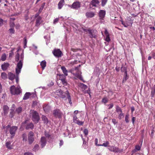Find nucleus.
<instances>
[{
    "mask_svg": "<svg viewBox=\"0 0 155 155\" xmlns=\"http://www.w3.org/2000/svg\"><path fill=\"white\" fill-rule=\"evenodd\" d=\"M10 91L11 94L13 95H18L21 92V91L20 88H16L14 85H13L10 87Z\"/></svg>",
    "mask_w": 155,
    "mask_h": 155,
    "instance_id": "nucleus-1",
    "label": "nucleus"
},
{
    "mask_svg": "<svg viewBox=\"0 0 155 155\" xmlns=\"http://www.w3.org/2000/svg\"><path fill=\"white\" fill-rule=\"evenodd\" d=\"M82 29L85 32L88 34V35L90 38H96V35L94 33V30L91 29L90 28L85 29L82 28Z\"/></svg>",
    "mask_w": 155,
    "mask_h": 155,
    "instance_id": "nucleus-2",
    "label": "nucleus"
},
{
    "mask_svg": "<svg viewBox=\"0 0 155 155\" xmlns=\"http://www.w3.org/2000/svg\"><path fill=\"white\" fill-rule=\"evenodd\" d=\"M31 114L32 120L35 123H38L40 120V117L38 113L36 111H33L31 112Z\"/></svg>",
    "mask_w": 155,
    "mask_h": 155,
    "instance_id": "nucleus-3",
    "label": "nucleus"
},
{
    "mask_svg": "<svg viewBox=\"0 0 155 155\" xmlns=\"http://www.w3.org/2000/svg\"><path fill=\"white\" fill-rule=\"evenodd\" d=\"M53 114L56 118H61L62 117V113L59 109H56L53 110Z\"/></svg>",
    "mask_w": 155,
    "mask_h": 155,
    "instance_id": "nucleus-4",
    "label": "nucleus"
},
{
    "mask_svg": "<svg viewBox=\"0 0 155 155\" xmlns=\"http://www.w3.org/2000/svg\"><path fill=\"white\" fill-rule=\"evenodd\" d=\"M108 150L111 151L115 153H122L123 152V149H120L118 147H115L114 146H109Z\"/></svg>",
    "mask_w": 155,
    "mask_h": 155,
    "instance_id": "nucleus-5",
    "label": "nucleus"
},
{
    "mask_svg": "<svg viewBox=\"0 0 155 155\" xmlns=\"http://www.w3.org/2000/svg\"><path fill=\"white\" fill-rule=\"evenodd\" d=\"M22 65L23 61L22 60H20L17 63V68H16V73L17 75H18L20 72Z\"/></svg>",
    "mask_w": 155,
    "mask_h": 155,
    "instance_id": "nucleus-6",
    "label": "nucleus"
},
{
    "mask_svg": "<svg viewBox=\"0 0 155 155\" xmlns=\"http://www.w3.org/2000/svg\"><path fill=\"white\" fill-rule=\"evenodd\" d=\"M52 53L55 57L58 58L61 57L62 55L61 51L59 49H54Z\"/></svg>",
    "mask_w": 155,
    "mask_h": 155,
    "instance_id": "nucleus-7",
    "label": "nucleus"
},
{
    "mask_svg": "<svg viewBox=\"0 0 155 155\" xmlns=\"http://www.w3.org/2000/svg\"><path fill=\"white\" fill-rule=\"evenodd\" d=\"M34 134L32 131L30 132L28 134V140L29 143L30 144L32 143L34 141Z\"/></svg>",
    "mask_w": 155,
    "mask_h": 155,
    "instance_id": "nucleus-8",
    "label": "nucleus"
},
{
    "mask_svg": "<svg viewBox=\"0 0 155 155\" xmlns=\"http://www.w3.org/2000/svg\"><path fill=\"white\" fill-rule=\"evenodd\" d=\"M17 127L16 126H12L10 127L9 129V132L11 135V138H12L14 136L15 132L17 129Z\"/></svg>",
    "mask_w": 155,
    "mask_h": 155,
    "instance_id": "nucleus-9",
    "label": "nucleus"
},
{
    "mask_svg": "<svg viewBox=\"0 0 155 155\" xmlns=\"http://www.w3.org/2000/svg\"><path fill=\"white\" fill-rule=\"evenodd\" d=\"M57 94L62 98H64L66 97V92H64L61 89L58 90L56 92Z\"/></svg>",
    "mask_w": 155,
    "mask_h": 155,
    "instance_id": "nucleus-10",
    "label": "nucleus"
},
{
    "mask_svg": "<svg viewBox=\"0 0 155 155\" xmlns=\"http://www.w3.org/2000/svg\"><path fill=\"white\" fill-rule=\"evenodd\" d=\"M99 3L98 0H92L89 4L90 8H92L93 7H96Z\"/></svg>",
    "mask_w": 155,
    "mask_h": 155,
    "instance_id": "nucleus-11",
    "label": "nucleus"
},
{
    "mask_svg": "<svg viewBox=\"0 0 155 155\" xmlns=\"http://www.w3.org/2000/svg\"><path fill=\"white\" fill-rule=\"evenodd\" d=\"M73 121L74 123L78 124L79 125H83L84 123V121H80L76 115L73 117Z\"/></svg>",
    "mask_w": 155,
    "mask_h": 155,
    "instance_id": "nucleus-12",
    "label": "nucleus"
},
{
    "mask_svg": "<svg viewBox=\"0 0 155 155\" xmlns=\"http://www.w3.org/2000/svg\"><path fill=\"white\" fill-rule=\"evenodd\" d=\"M81 7V3L79 2H74L71 6V8L73 9H78Z\"/></svg>",
    "mask_w": 155,
    "mask_h": 155,
    "instance_id": "nucleus-13",
    "label": "nucleus"
},
{
    "mask_svg": "<svg viewBox=\"0 0 155 155\" xmlns=\"http://www.w3.org/2000/svg\"><path fill=\"white\" fill-rule=\"evenodd\" d=\"M40 142L41 143V147L42 148H43L45 146L46 143L45 137H41V138Z\"/></svg>",
    "mask_w": 155,
    "mask_h": 155,
    "instance_id": "nucleus-14",
    "label": "nucleus"
},
{
    "mask_svg": "<svg viewBox=\"0 0 155 155\" xmlns=\"http://www.w3.org/2000/svg\"><path fill=\"white\" fill-rule=\"evenodd\" d=\"M106 12L103 10H100L99 13L100 19L101 20H103L105 16Z\"/></svg>",
    "mask_w": 155,
    "mask_h": 155,
    "instance_id": "nucleus-15",
    "label": "nucleus"
},
{
    "mask_svg": "<svg viewBox=\"0 0 155 155\" xmlns=\"http://www.w3.org/2000/svg\"><path fill=\"white\" fill-rule=\"evenodd\" d=\"M9 64L8 63H4L1 65V67L2 70L3 71H5L9 67Z\"/></svg>",
    "mask_w": 155,
    "mask_h": 155,
    "instance_id": "nucleus-16",
    "label": "nucleus"
},
{
    "mask_svg": "<svg viewBox=\"0 0 155 155\" xmlns=\"http://www.w3.org/2000/svg\"><path fill=\"white\" fill-rule=\"evenodd\" d=\"M104 33L106 36L105 40L108 42H109L110 41V39L109 37V34L107 31L106 29L104 31Z\"/></svg>",
    "mask_w": 155,
    "mask_h": 155,
    "instance_id": "nucleus-17",
    "label": "nucleus"
},
{
    "mask_svg": "<svg viewBox=\"0 0 155 155\" xmlns=\"http://www.w3.org/2000/svg\"><path fill=\"white\" fill-rule=\"evenodd\" d=\"M121 72H124V74L125 75V81H126L127 80V68L125 67L122 66L121 68Z\"/></svg>",
    "mask_w": 155,
    "mask_h": 155,
    "instance_id": "nucleus-18",
    "label": "nucleus"
},
{
    "mask_svg": "<svg viewBox=\"0 0 155 155\" xmlns=\"http://www.w3.org/2000/svg\"><path fill=\"white\" fill-rule=\"evenodd\" d=\"M66 95L67 96V99L69 101V103L70 104V105L71 106L72 105V102L71 100V97L70 96L69 93L68 91H66Z\"/></svg>",
    "mask_w": 155,
    "mask_h": 155,
    "instance_id": "nucleus-19",
    "label": "nucleus"
},
{
    "mask_svg": "<svg viewBox=\"0 0 155 155\" xmlns=\"http://www.w3.org/2000/svg\"><path fill=\"white\" fill-rule=\"evenodd\" d=\"M42 22V18L40 16L38 17L36 19V26H38Z\"/></svg>",
    "mask_w": 155,
    "mask_h": 155,
    "instance_id": "nucleus-20",
    "label": "nucleus"
},
{
    "mask_svg": "<svg viewBox=\"0 0 155 155\" xmlns=\"http://www.w3.org/2000/svg\"><path fill=\"white\" fill-rule=\"evenodd\" d=\"M95 14L93 12H88L86 13V15L88 18H92L94 17Z\"/></svg>",
    "mask_w": 155,
    "mask_h": 155,
    "instance_id": "nucleus-21",
    "label": "nucleus"
},
{
    "mask_svg": "<svg viewBox=\"0 0 155 155\" xmlns=\"http://www.w3.org/2000/svg\"><path fill=\"white\" fill-rule=\"evenodd\" d=\"M64 0H60L58 4V9H61L64 5Z\"/></svg>",
    "mask_w": 155,
    "mask_h": 155,
    "instance_id": "nucleus-22",
    "label": "nucleus"
},
{
    "mask_svg": "<svg viewBox=\"0 0 155 155\" xmlns=\"http://www.w3.org/2000/svg\"><path fill=\"white\" fill-rule=\"evenodd\" d=\"M9 108L7 105H4L3 107L4 114L6 115L8 113Z\"/></svg>",
    "mask_w": 155,
    "mask_h": 155,
    "instance_id": "nucleus-23",
    "label": "nucleus"
},
{
    "mask_svg": "<svg viewBox=\"0 0 155 155\" xmlns=\"http://www.w3.org/2000/svg\"><path fill=\"white\" fill-rule=\"evenodd\" d=\"M34 127V125L32 123L27 124L26 125V129L28 130L29 129H32Z\"/></svg>",
    "mask_w": 155,
    "mask_h": 155,
    "instance_id": "nucleus-24",
    "label": "nucleus"
},
{
    "mask_svg": "<svg viewBox=\"0 0 155 155\" xmlns=\"http://www.w3.org/2000/svg\"><path fill=\"white\" fill-rule=\"evenodd\" d=\"M8 76L9 79L11 80H13L15 78V75L11 72L8 73Z\"/></svg>",
    "mask_w": 155,
    "mask_h": 155,
    "instance_id": "nucleus-25",
    "label": "nucleus"
},
{
    "mask_svg": "<svg viewBox=\"0 0 155 155\" xmlns=\"http://www.w3.org/2000/svg\"><path fill=\"white\" fill-rule=\"evenodd\" d=\"M78 86L79 87L83 89V90H85L88 87L86 85L82 83H79L78 84Z\"/></svg>",
    "mask_w": 155,
    "mask_h": 155,
    "instance_id": "nucleus-26",
    "label": "nucleus"
},
{
    "mask_svg": "<svg viewBox=\"0 0 155 155\" xmlns=\"http://www.w3.org/2000/svg\"><path fill=\"white\" fill-rule=\"evenodd\" d=\"M141 146H139V145H137L135 147V149L133 150L132 151V152L133 153H135L137 151L140 150L141 149Z\"/></svg>",
    "mask_w": 155,
    "mask_h": 155,
    "instance_id": "nucleus-27",
    "label": "nucleus"
},
{
    "mask_svg": "<svg viewBox=\"0 0 155 155\" xmlns=\"http://www.w3.org/2000/svg\"><path fill=\"white\" fill-rule=\"evenodd\" d=\"M61 69L62 70L63 73L65 76H67L68 74V71L66 70V68L64 66H62L61 67Z\"/></svg>",
    "mask_w": 155,
    "mask_h": 155,
    "instance_id": "nucleus-28",
    "label": "nucleus"
},
{
    "mask_svg": "<svg viewBox=\"0 0 155 155\" xmlns=\"http://www.w3.org/2000/svg\"><path fill=\"white\" fill-rule=\"evenodd\" d=\"M41 118L42 120L44 121V124H48V121L46 116L44 115H42Z\"/></svg>",
    "mask_w": 155,
    "mask_h": 155,
    "instance_id": "nucleus-29",
    "label": "nucleus"
},
{
    "mask_svg": "<svg viewBox=\"0 0 155 155\" xmlns=\"http://www.w3.org/2000/svg\"><path fill=\"white\" fill-rule=\"evenodd\" d=\"M11 142L10 141L7 142L6 143L5 146L7 148L10 150L12 149V146L11 145Z\"/></svg>",
    "mask_w": 155,
    "mask_h": 155,
    "instance_id": "nucleus-30",
    "label": "nucleus"
},
{
    "mask_svg": "<svg viewBox=\"0 0 155 155\" xmlns=\"http://www.w3.org/2000/svg\"><path fill=\"white\" fill-rule=\"evenodd\" d=\"M30 95L31 94L30 93H26L23 97V99L24 100H26L28 99Z\"/></svg>",
    "mask_w": 155,
    "mask_h": 155,
    "instance_id": "nucleus-31",
    "label": "nucleus"
},
{
    "mask_svg": "<svg viewBox=\"0 0 155 155\" xmlns=\"http://www.w3.org/2000/svg\"><path fill=\"white\" fill-rule=\"evenodd\" d=\"M40 65L43 69H44L46 66V62L45 61H42L40 64Z\"/></svg>",
    "mask_w": 155,
    "mask_h": 155,
    "instance_id": "nucleus-32",
    "label": "nucleus"
},
{
    "mask_svg": "<svg viewBox=\"0 0 155 155\" xmlns=\"http://www.w3.org/2000/svg\"><path fill=\"white\" fill-rule=\"evenodd\" d=\"M1 77L2 79H5L7 78V74L5 72L2 73L1 75Z\"/></svg>",
    "mask_w": 155,
    "mask_h": 155,
    "instance_id": "nucleus-33",
    "label": "nucleus"
},
{
    "mask_svg": "<svg viewBox=\"0 0 155 155\" xmlns=\"http://www.w3.org/2000/svg\"><path fill=\"white\" fill-rule=\"evenodd\" d=\"M116 111L118 113V114H119L120 113H122V111L121 108L120 107L118 106H117L116 108Z\"/></svg>",
    "mask_w": 155,
    "mask_h": 155,
    "instance_id": "nucleus-34",
    "label": "nucleus"
},
{
    "mask_svg": "<svg viewBox=\"0 0 155 155\" xmlns=\"http://www.w3.org/2000/svg\"><path fill=\"white\" fill-rule=\"evenodd\" d=\"M129 114H127L125 117V120L126 122L127 123H128L129 122Z\"/></svg>",
    "mask_w": 155,
    "mask_h": 155,
    "instance_id": "nucleus-35",
    "label": "nucleus"
},
{
    "mask_svg": "<svg viewBox=\"0 0 155 155\" xmlns=\"http://www.w3.org/2000/svg\"><path fill=\"white\" fill-rule=\"evenodd\" d=\"M39 148V145L36 144L35 145L33 149V150L34 151L36 152L37 151Z\"/></svg>",
    "mask_w": 155,
    "mask_h": 155,
    "instance_id": "nucleus-36",
    "label": "nucleus"
},
{
    "mask_svg": "<svg viewBox=\"0 0 155 155\" xmlns=\"http://www.w3.org/2000/svg\"><path fill=\"white\" fill-rule=\"evenodd\" d=\"M14 114H15V111L14 110H13L12 109H11V111L10 113V114H9V117L11 118L13 117L14 116Z\"/></svg>",
    "mask_w": 155,
    "mask_h": 155,
    "instance_id": "nucleus-37",
    "label": "nucleus"
},
{
    "mask_svg": "<svg viewBox=\"0 0 155 155\" xmlns=\"http://www.w3.org/2000/svg\"><path fill=\"white\" fill-rule=\"evenodd\" d=\"M109 143L108 141H106L105 143H104L102 144H100L99 145L100 146H104V147H108V145L109 144Z\"/></svg>",
    "mask_w": 155,
    "mask_h": 155,
    "instance_id": "nucleus-38",
    "label": "nucleus"
},
{
    "mask_svg": "<svg viewBox=\"0 0 155 155\" xmlns=\"http://www.w3.org/2000/svg\"><path fill=\"white\" fill-rule=\"evenodd\" d=\"M66 76H65L64 74H61L59 75V79L61 81L62 80H65L66 79Z\"/></svg>",
    "mask_w": 155,
    "mask_h": 155,
    "instance_id": "nucleus-39",
    "label": "nucleus"
},
{
    "mask_svg": "<svg viewBox=\"0 0 155 155\" xmlns=\"http://www.w3.org/2000/svg\"><path fill=\"white\" fill-rule=\"evenodd\" d=\"M6 58V56L5 54H2L1 58V59L2 61H5Z\"/></svg>",
    "mask_w": 155,
    "mask_h": 155,
    "instance_id": "nucleus-40",
    "label": "nucleus"
},
{
    "mask_svg": "<svg viewBox=\"0 0 155 155\" xmlns=\"http://www.w3.org/2000/svg\"><path fill=\"white\" fill-rule=\"evenodd\" d=\"M108 102V100L106 97L103 98L102 100V102L105 104Z\"/></svg>",
    "mask_w": 155,
    "mask_h": 155,
    "instance_id": "nucleus-41",
    "label": "nucleus"
},
{
    "mask_svg": "<svg viewBox=\"0 0 155 155\" xmlns=\"http://www.w3.org/2000/svg\"><path fill=\"white\" fill-rule=\"evenodd\" d=\"M119 115L118 116V118L120 120L122 118H123L124 117V114L122 113H119Z\"/></svg>",
    "mask_w": 155,
    "mask_h": 155,
    "instance_id": "nucleus-42",
    "label": "nucleus"
},
{
    "mask_svg": "<svg viewBox=\"0 0 155 155\" xmlns=\"http://www.w3.org/2000/svg\"><path fill=\"white\" fill-rule=\"evenodd\" d=\"M108 0H102L101 1V5L104 6L107 2Z\"/></svg>",
    "mask_w": 155,
    "mask_h": 155,
    "instance_id": "nucleus-43",
    "label": "nucleus"
},
{
    "mask_svg": "<svg viewBox=\"0 0 155 155\" xmlns=\"http://www.w3.org/2000/svg\"><path fill=\"white\" fill-rule=\"evenodd\" d=\"M22 110V108L20 107L16 109V111L17 112V113L19 114L21 112Z\"/></svg>",
    "mask_w": 155,
    "mask_h": 155,
    "instance_id": "nucleus-44",
    "label": "nucleus"
},
{
    "mask_svg": "<svg viewBox=\"0 0 155 155\" xmlns=\"http://www.w3.org/2000/svg\"><path fill=\"white\" fill-rule=\"evenodd\" d=\"M22 137L23 140H27V137L26 134H23L22 135Z\"/></svg>",
    "mask_w": 155,
    "mask_h": 155,
    "instance_id": "nucleus-45",
    "label": "nucleus"
},
{
    "mask_svg": "<svg viewBox=\"0 0 155 155\" xmlns=\"http://www.w3.org/2000/svg\"><path fill=\"white\" fill-rule=\"evenodd\" d=\"M20 55L18 53H17L15 57V60L16 61H18L19 59Z\"/></svg>",
    "mask_w": 155,
    "mask_h": 155,
    "instance_id": "nucleus-46",
    "label": "nucleus"
},
{
    "mask_svg": "<svg viewBox=\"0 0 155 155\" xmlns=\"http://www.w3.org/2000/svg\"><path fill=\"white\" fill-rule=\"evenodd\" d=\"M45 135L47 138H49L51 135L49 134V133L47 131H45Z\"/></svg>",
    "mask_w": 155,
    "mask_h": 155,
    "instance_id": "nucleus-47",
    "label": "nucleus"
},
{
    "mask_svg": "<svg viewBox=\"0 0 155 155\" xmlns=\"http://www.w3.org/2000/svg\"><path fill=\"white\" fill-rule=\"evenodd\" d=\"M24 48H25L26 47V45L27 43V39L25 37L24 39Z\"/></svg>",
    "mask_w": 155,
    "mask_h": 155,
    "instance_id": "nucleus-48",
    "label": "nucleus"
},
{
    "mask_svg": "<svg viewBox=\"0 0 155 155\" xmlns=\"http://www.w3.org/2000/svg\"><path fill=\"white\" fill-rule=\"evenodd\" d=\"M9 32L11 34H14L15 32L14 28H11L9 30Z\"/></svg>",
    "mask_w": 155,
    "mask_h": 155,
    "instance_id": "nucleus-49",
    "label": "nucleus"
},
{
    "mask_svg": "<svg viewBox=\"0 0 155 155\" xmlns=\"http://www.w3.org/2000/svg\"><path fill=\"white\" fill-rule=\"evenodd\" d=\"M84 133L85 135L86 136L88 134V130L87 129H85L84 130Z\"/></svg>",
    "mask_w": 155,
    "mask_h": 155,
    "instance_id": "nucleus-50",
    "label": "nucleus"
},
{
    "mask_svg": "<svg viewBox=\"0 0 155 155\" xmlns=\"http://www.w3.org/2000/svg\"><path fill=\"white\" fill-rule=\"evenodd\" d=\"M61 81L64 85L65 86L67 85V82L66 81V79L65 80H62Z\"/></svg>",
    "mask_w": 155,
    "mask_h": 155,
    "instance_id": "nucleus-51",
    "label": "nucleus"
},
{
    "mask_svg": "<svg viewBox=\"0 0 155 155\" xmlns=\"http://www.w3.org/2000/svg\"><path fill=\"white\" fill-rule=\"evenodd\" d=\"M15 24L13 22H11L10 23V26L11 28H14Z\"/></svg>",
    "mask_w": 155,
    "mask_h": 155,
    "instance_id": "nucleus-52",
    "label": "nucleus"
},
{
    "mask_svg": "<svg viewBox=\"0 0 155 155\" xmlns=\"http://www.w3.org/2000/svg\"><path fill=\"white\" fill-rule=\"evenodd\" d=\"M112 122L115 125L117 123V121L115 119H113L112 120Z\"/></svg>",
    "mask_w": 155,
    "mask_h": 155,
    "instance_id": "nucleus-53",
    "label": "nucleus"
},
{
    "mask_svg": "<svg viewBox=\"0 0 155 155\" xmlns=\"http://www.w3.org/2000/svg\"><path fill=\"white\" fill-rule=\"evenodd\" d=\"M107 106H109L108 108V109H110L113 107L114 106V104H113L111 103V104H108L107 105Z\"/></svg>",
    "mask_w": 155,
    "mask_h": 155,
    "instance_id": "nucleus-54",
    "label": "nucleus"
},
{
    "mask_svg": "<svg viewBox=\"0 0 155 155\" xmlns=\"http://www.w3.org/2000/svg\"><path fill=\"white\" fill-rule=\"evenodd\" d=\"M59 20V18H56L54 20V22H53L54 24H56L57 22H58V21Z\"/></svg>",
    "mask_w": 155,
    "mask_h": 155,
    "instance_id": "nucleus-55",
    "label": "nucleus"
},
{
    "mask_svg": "<svg viewBox=\"0 0 155 155\" xmlns=\"http://www.w3.org/2000/svg\"><path fill=\"white\" fill-rule=\"evenodd\" d=\"M3 20L2 19L0 18V27L2 26L3 24Z\"/></svg>",
    "mask_w": 155,
    "mask_h": 155,
    "instance_id": "nucleus-56",
    "label": "nucleus"
},
{
    "mask_svg": "<svg viewBox=\"0 0 155 155\" xmlns=\"http://www.w3.org/2000/svg\"><path fill=\"white\" fill-rule=\"evenodd\" d=\"M95 145L97 146H99L98 145H100V144H97L98 143V139L97 138H96L95 140Z\"/></svg>",
    "mask_w": 155,
    "mask_h": 155,
    "instance_id": "nucleus-57",
    "label": "nucleus"
},
{
    "mask_svg": "<svg viewBox=\"0 0 155 155\" xmlns=\"http://www.w3.org/2000/svg\"><path fill=\"white\" fill-rule=\"evenodd\" d=\"M24 155H33V154L30 152H26L24 153Z\"/></svg>",
    "mask_w": 155,
    "mask_h": 155,
    "instance_id": "nucleus-58",
    "label": "nucleus"
},
{
    "mask_svg": "<svg viewBox=\"0 0 155 155\" xmlns=\"http://www.w3.org/2000/svg\"><path fill=\"white\" fill-rule=\"evenodd\" d=\"M63 144H64V142H63V141L62 140H60V143H59L60 146H62V145H63Z\"/></svg>",
    "mask_w": 155,
    "mask_h": 155,
    "instance_id": "nucleus-59",
    "label": "nucleus"
},
{
    "mask_svg": "<svg viewBox=\"0 0 155 155\" xmlns=\"http://www.w3.org/2000/svg\"><path fill=\"white\" fill-rule=\"evenodd\" d=\"M54 84L53 82V81H51L50 82L49 84H48V85L49 86H51L53 85Z\"/></svg>",
    "mask_w": 155,
    "mask_h": 155,
    "instance_id": "nucleus-60",
    "label": "nucleus"
},
{
    "mask_svg": "<svg viewBox=\"0 0 155 155\" xmlns=\"http://www.w3.org/2000/svg\"><path fill=\"white\" fill-rule=\"evenodd\" d=\"M151 55L152 56L153 58L155 59V52H152L151 53Z\"/></svg>",
    "mask_w": 155,
    "mask_h": 155,
    "instance_id": "nucleus-61",
    "label": "nucleus"
},
{
    "mask_svg": "<svg viewBox=\"0 0 155 155\" xmlns=\"http://www.w3.org/2000/svg\"><path fill=\"white\" fill-rule=\"evenodd\" d=\"M135 120H136V118L135 117H132V123L133 124H134V122H135Z\"/></svg>",
    "mask_w": 155,
    "mask_h": 155,
    "instance_id": "nucleus-62",
    "label": "nucleus"
},
{
    "mask_svg": "<svg viewBox=\"0 0 155 155\" xmlns=\"http://www.w3.org/2000/svg\"><path fill=\"white\" fill-rule=\"evenodd\" d=\"M83 91H84V93H87L90 96V91L89 90H87V91H84L83 90Z\"/></svg>",
    "mask_w": 155,
    "mask_h": 155,
    "instance_id": "nucleus-63",
    "label": "nucleus"
},
{
    "mask_svg": "<svg viewBox=\"0 0 155 155\" xmlns=\"http://www.w3.org/2000/svg\"><path fill=\"white\" fill-rule=\"evenodd\" d=\"M135 110V108L134 107H131V111L132 113H133Z\"/></svg>",
    "mask_w": 155,
    "mask_h": 155,
    "instance_id": "nucleus-64",
    "label": "nucleus"
}]
</instances>
